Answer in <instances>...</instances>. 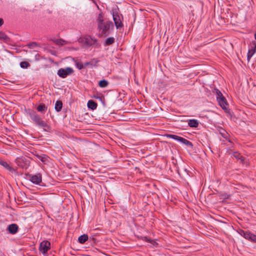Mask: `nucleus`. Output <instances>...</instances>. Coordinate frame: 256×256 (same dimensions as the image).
<instances>
[{"mask_svg":"<svg viewBox=\"0 0 256 256\" xmlns=\"http://www.w3.org/2000/svg\"><path fill=\"white\" fill-rule=\"evenodd\" d=\"M4 23L3 20L0 18V26L2 25Z\"/></svg>","mask_w":256,"mask_h":256,"instance_id":"32","label":"nucleus"},{"mask_svg":"<svg viewBox=\"0 0 256 256\" xmlns=\"http://www.w3.org/2000/svg\"><path fill=\"white\" fill-rule=\"evenodd\" d=\"M28 114L30 116L32 120L38 126L42 128L44 130H46V128H48L46 123L40 118L36 112L31 110H28Z\"/></svg>","mask_w":256,"mask_h":256,"instance_id":"2","label":"nucleus"},{"mask_svg":"<svg viewBox=\"0 0 256 256\" xmlns=\"http://www.w3.org/2000/svg\"><path fill=\"white\" fill-rule=\"evenodd\" d=\"M114 42V38L112 37H110L106 40L105 44L106 45H110L113 44Z\"/></svg>","mask_w":256,"mask_h":256,"instance_id":"22","label":"nucleus"},{"mask_svg":"<svg viewBox=\"0 0 256 256\" xmlns=\"http://www.w3.org/2000/svg\"><path fill=\"white\" fill-rule=\"evenodd\" d=\"M36 160H40L44 162H46L48 160V158L46 156L42 155H36Z\"/></svg>","mask_w":256,"mask_h":256,"instance_id":"18","label":"nucleus"},{"mask_svg":"<svg viewBox=\"0 0 256 256\" xmlns=\"http://www.w3.org/2000/svg\"><path fill=\"white\" fill-rule=\"evenodd\" d=\"M108 84V82L105 80H101L98 82V86L102 88H106Z\"/></svg>","mask_w":256,"mask_h":256,"instance_id":"17","label":"nucleus"},{"mask_svg":"<svg viewBox=\"0 0 256 256\" xmlns=\"http://www.w3.org/2000/svg\"><path fill=\"white\" fill-rule=\"evenodd\" d=\"M88 239V236L86 234H83L80 236L78 238V240L80 244H84L85 242Z\"/></svg>","mask_w":256,"mask_h":256,"instance_id":"16","label":"nucleus"},{"mask_svg":"<svg viewBox=\"0 0 256 256\" xmlns=\"http://www.w3.org/2000/svg\"><path fill=\"white\" fill-rule=\"evenodd\" d=\"M4 162V160L0 159V164Z\"/></svg>","mask_w":256,"mask_h":256,"instance_id":"33","label":"nucleus"},{"mask_svg":"<svg viewBox=\"0 0 256 256\" xmlns=\"http://www.w3.org/2000/svg\"><path fill=\"white\" fill-rule=\"evenodd\" d=\"M256 52V44L255 42H254L252 44V48L250 50H249L248 52L247 58H248V60H250V58Z\"/></svg>","mask_w":256,"mask_h":256,"instance_id":"11","label":"nucleus"},{"mask_svg":"<svg viewBox=\"0 0 256 256\" xmlns=\"http://www.w3.org/2000/svg\"><path fill=\"white\" fill-rule=\"evenodd\" d=\"M240 234L243 236L245 238L256 242V235L254 234L249 232L244 231H242Z\"/></svg>","mask_w":256,"mask_h":256,"instance_id":"7","label":"nucleus"},{"mask_svg":"<svg viewBox=\"0 0 256 256\" xmlns=\"http://www.w3.org/2000/svg\"><path fill=\"white\" fill-rule=\"evenodd\" d=\"M29 180L34 184H39L42 182V176L38 174H30L28 176Z\"/></svg>","mask_w":256,"mask_h":256,"instance_id":"6","label":"nucleus"},{"mask_svg":"<svg viewBox=\"0 0 256 256\" xmlns=\"http://www.w3.org/2000/svg\"><path fill=\"white\" fill-rule=\"evenodd\" d=\"M74 70L72 68L67 67L66 68H60L58 72V74L59 76L64 78L68 75L72 74Z\"/></svg>","mask_w":256,"mask_h":256,"instance_id":"4","label":"nucleus"},{"mask_svg":"<svg viewBox=\"0 0 256 256\" xmlns=\"http://www.w3.org/2000/svg\"><path fill=\"white\" fill-rule=\"evenodd\" d=\"M27 46L30 48H34L36 46H38L39 44L36 42H32L28 44Z\"/></svg>","mask_w":256,"mask_h":256,"instance_id":"25","label":"nucleus"},{"mask_svg":"<svg viewBox=\"0 0 256 256\" xmlns=\"http://www.w3.org/2000/svg\"><path fill=\"white\" fill-rule=\"evenodd\" d=\"M50 244L47 240L42 241L40 246V251L43 254H46L48 250L50 248Z\"/></svg>","mask_w":256,"mask_h":256,"instance_id":"5","label":"nucleus"},{"mask_svg":"<svg viewBox=\"0 0 256 256\" xmlns=\"http://www.w3.org/2000/svg\"><path fill=\"white\" fill-rule=\"evenodd\" d=\"M76 67L79 69V70H81L83 68V65L80 64V63H79V62H76Z\"/></svg>","mask_w":256,"mask_h":256,"instance_id":"30","label":"nucleus"},{"mask_svg":"<svg viewBox=\"0 0 256 256\" xmlns=\"http://www.w3.org/2000/svg\"><path fill=\"white\" fill-rule=\"evenodd\" d=\"M98 24L100 30V35L102 36H106L110 32V29L114 26L112 22L108 20H104L102 16L100 14L98 17Z\"/></svg>","mask_w":256,"mask_h":256,"instance_id":"1","label":"nucleus"},{"mask_svg":"<svg viewBox=\"0 0 256 256\" xmlns=\"http://www.w3.org/2000/svg\"><path fill=\"white\" fill-rule=\"evenodd\" d=\"M180 142L182 143H183L184 144H186V146H192V143L190 142L188 140L182 137L181 138Z\"/></svg>","mask_w":256,"mask_h":256,"instance_id":"21","label":"nucleus"},{"mask_svg":"<svg viewBox=\"0 0 256 256\" xmlns=\"http://www.w3.org/2000/svg\"><path fill=\"white\" fill-rule=\"evenodd\" d=\"M239 154L236 152L234 154V156L237 158H239Z\"/></svg>","mask_w":256,"mask_h":256,"instance_id":"31","label":"nucleus"},{"mask_svg":"<svg viewBox=\"0 0 256 256\" xmlns=\"http://www.w3.org/2000/svg\"><path fill=\"white\" fill-rule=\"evenodd\" d=\"M88 108L92 110H95L97 107V104L96 102L92 100H89L88 102Z\"/></svg>","mask_w":256,"mask_h":256,"instance_id":"14","label":"nucleus"},{"mask_svg":"<svg viewBox=\"0 0 256 256\" xmlns=\"http://www.w3.org/2000/svg\"><path fill=\"white\" fill-rule=\"evenodd\" d=\"M46 107L44 104H40L37 108V110L38 112H42L46 110Z\"/></svg>","mask_w":256,"mask_h":256,"instance_id":"24","label":"nucleus"},{"mask_svg":"<svg viewBox=\"0 0 256 256\" xmlns=\"http://www.w3.org/2000/svg\"><path fill=\"white\" fill-rule=\"evenodd\" d=\"M0 165H2L3 167H4L10 172H13L14 171V169L10 166V164L6 162L4 160Z\"/></svg>","mask_w":256,"mask_h":256,"instance_id":"13","label":"nucleus"},{"mask_svg":"<svg viewBox=\"0 0 256 256\" xmlns=\"http://www.w3.org/2000/svg\"><path fill=\"white\" fill-rule=\"evenodd\" d=\"M254 38H255V39L256 40V33H255V34H254Z\"/></svg>","mask_w":256,"mask_h":256,"instance_id":"34","label":"nucleus"},{"mask_svg":"<svg viewBox=\"0 0 256 256\" xmlns=\"http://www.w3.org/2000/svg\"><path fill=\"white\" fill-rule=\"evenodd\" d=\"M113 20L117 28H121L122 26L120 16L114 12L112 13Z\"/></svg>","mask_w":256,"mask_h":256,"instance_id":"8","label":"nucleus"},{"mask_svg":"<svg viewBox=\"0 0 256 256\" xmlns=\"http://www.w3.org/2000/svg\"><path fill=\"white\" fill-rule=\"evenodd\" d=\"M220 134L222 135V136L225 138H227L228 136V134L225 131V130L223 129H222L220 130Z\"/></svg>","mask_w":256,"mask_h":256,"instance_id":"26","label":"nucleus"},{"mask_svg":"<svg viewBox=\"0 0 256 256\" xmlns=\"http://www.w3.org/2000/svg\"><path fill=\"white\" fill-rule=\"evenodd\" d=\"M188 124L191 128H197L198 126V122L196 120H190Z\"/></svg>","mask_w":256,"mask_h":256,"instance_id":"12","label":"nucleus"},{"mask_svg":"<svg viewBox=\"0 0 256 256\" xmlns=\"http://www.w3.org/2000/svg\"><path fill=\"white\" fill-rule=\"evenodd\" d=\"M166 136L168 138H172L174 140H178V141L180 142V140L181 138H182V137L179 136H178L174 135V134H166Z\"/></svg>","mask_w":256,"mask_h":256,"instance_id":"19","label":"nucleus"},{"mask_svg":"<svg viewBox=\"0 0 256 256\" xmlns=\"http://www.w3.org/2000/svg\"><path fill=\"white\" fill-rule=\"evenodd\" d=\"M218 102L221 108L224 110H226V106L228 105L226 100L224 96L217 99Z\"/></svg>","mask_w":256,"mask_h":256,"instance_id":"10","label":"nucleus"},{"mask_svg":"<svg viewBox=\"0 0 256 256\" xmlns=\"http://www.w3.org/2000/svg\"><path fill=\"white\" fill-rule=\"evenodd\" d=\"M54 42L56 44L60 46H62L66 44V42L62 39L56 40H54Z\"/></svg>","mask_w":256,"mask_h":256,"instance_id":"23","label":"nucleus"},{"mask_svg":"<svg viewBox=\"0 0 256 256\" xmlns=\"http://www.w3.org/2000/svg\"><path fill=\"white\" fill-rule=\"evenodd\" d=\"M214 92H216V99L220 98L222 96H224L222 94V92L218 89H215Z\"/></svg>","mask_w":256,"mask_h":256,"instance_id":"27","label":"nucleus"},{"mask_svg":"<svg viewBox=\"0 0 256 256\" xmlns=\"http://www.w3.org/2000/svg\"><path fill=\"white\" fill-rule=\"evenodd\" d=\"M214 92H216V99L220 98L222 96H224L222 94V92L218 89H215Z\"/></svg>","mask_w":256,"mask_h":256,"instance_id":"28","label":"nucleus"},{"mask_svg":"<svg viewBox=\"0 0 256 256\" xmlns=\"http://www.w3.org/2000/svg\"><path fill=\"white\" fill-rule=\"evenodd\" d=\"M0 40H3L4 42H8L10 38L3 32H0Z\"/></svg>","mask_w":256,"mask_h":256,"instance_id":"20","label":"nucleus"},{"mask_svg":"<svg viewBox=\"0 0 256 256\" xmlns=\"http://www.w3.org/2000/svg\"><path fill=\"white\" fill-rule=\"evenodd\" d=\"M62 102L61 101L59 100V101H56V104H55L54 108H55V110L57 112L60 111V110L62 108Z\"/></svg>","mask_w":256,"mask_h":256,"instance_id":"15","label":"nucleus"},{"mask_svg":"<svg viewBox=\"0 0 256 256\" xmlns=\"http://www.w3.org/2000/svg\"><path fill=\"white\" fill-rule=\"evenodd\" d=\"M79 42L86 46H90L95 44L98 45L97 40L88 35L80 38L79 39Z\"/></svg>","mask_w":256,"mask_h":256,"instance_id":"3","label":"nucleus"},{"mask_svg":"<svg viewBox=\"0 0 256 256\" xmlns=\"http://www.w3.org/2000/svg\"><path fill=\"white\" fill-rule=\"evenodd\" d=\"M20 66L22 68H27L30 66V64L27 62H22L20 63Z\"/></svg>","mask_w":256,"mask_h":256,"instance_id":"29","label":"nucleus"},{"mask_svg":"<svg viewBox=\"0 0 256 256\" xmlns=\"http://www.w3.org/2000/svg\"><path fill=\"white\" fill-rule=\"evenodd\" d=\"M18 227L17 224H10L8 227V230L11 234H15L18 230Z\"/></svg>","mask_w":256,"mask_h":256,"instance_id":"9","label":"nucleus"}]
</instances>
